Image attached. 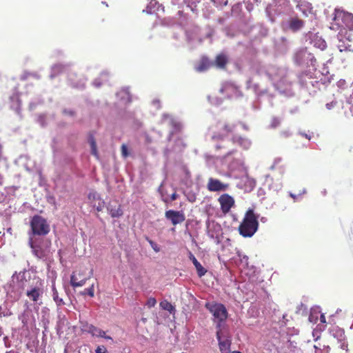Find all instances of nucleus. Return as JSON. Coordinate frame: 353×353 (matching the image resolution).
Returning a JSON list of instances; mask_svg holds the SVG:
<instances>
[{"instance_id": "nucleus-23", "label": "nucleus", "mask_w": 353, "mask_h": 353, "mask_svg": "<svg viewBox=\"0 0 353 353\" xmlns=\"http://www.w3.org/2000/svg\"><path fill=\"white\" fill-rule=\"evenodd\" d=\"M243 163V159L241 158H236L233 161L230 163L229 166L231 170H236L240 166H241Z\"/></svg>"}, {"instance_id": "nucleus-25", "label": "nucleus", "mask_w": 353, "mask_h": 353, "mask_svg": "<svg viewBox=\"0 0 353 353\" xmlns=\"http://www.w3.org/2000/svg\"><path fill=\"white\" fill-rule=\"evenodd\" d=\"M236 90V88L232 85H225L224 87H223L221 90H220V92L221 93H223V92H226L228 94V97H230V95L229 94L231 92H234Z\"/></svg>"}, {"instance_id": "nucleus-33", "label": "nucleus", "mask_w": 353, "mask_h": 353, "mask_svg": "<svg viewBox=\"0 0 353 353\" xmlns=\"http://www.w3.org/2000/svg\"><path fill=\"white\" fill-rule=\"evenodd\" d=\"M104 206V202L101 201V203H99L98 205L97 206L96 209L98 212L102 211Z\"/></svg>"}, {"instance_id": "nucleus-10", "label": "nucleus", "mask_w": 353, "mask_h": 353, "mask_svg": "<svg viewBox=\"0 0 353 353\" xmlns=\"http://www.w3.org/2000/svg\"><path fill=\"white\" fill-rule=\"evenodd\" d=\"M165 217L170 220L173 225L183 223L185 216L182 211H176L173 210H167L165 212Z\"/></svg>"}, {"instance_id": "nucleus-38", "label": "nucleus", "mask_w": 353, "mask_h": 353, "mask_svg": "<svg viewBox=\"0 0 353 353\" xmlns=\"http://www.w3.org/2000/svg\"><path fill=\"white\" fill-rule=\"evenodd\" d=\"M320 321L323 323H325L326 322L325 316H324V314L321 315Z\"/></svg>"}, {"instance_id": "nucleus-22", "label": "nucleus", "mask_w": 353, "mask_h": 353, "mask_svg": "<svg viewBox=\"0 0 353 353\" xmlns=\"http://www.w3.org/2000/svg\"><path fill=\"white\" fill-rule=\"evenodd\" d=\"M52 297H53L54 301H55V303H57V305H63V301L62 299L59 298V296L58 295V292L55 288L54 284L52 285Z\"/></svg>"}, {"instance_id": "nucleus-6", "label": "nucleus", "mask_w": 353, "mask_h": 353, "mask_svg": "<svg viewBox=\"0 0 353 353\" xmlns=\"http://www.w3.org/2000/svg\"><path fill=\"white\" fill-rule=\"evenodd\" d=\"M92 269L80 267L79 270L72 273L70 278V284L74 288L81 287L85 283L87 280L92 277Z\"/></svg>"}, {"instance_id": "nucleus-24", "label": "nucleus", "mask_w": 353, "mask_h": 353, "mask_svg": "<svg viewBox=\"0 0 353 353\" xmlns=\"http://www.w3.org/2000/svg\"><path fill=\"white\" fill-rule=\"evenodd\" d=\"M194 265L195 266L197 274L199 277H201L205 274L207 270L202 266V265L199 262Z\"/></svg>"}, {"instance_id": "nucleus-11", "label": "nucleus", "mask_w": 353, "mask_h": 353, "mask_svg": "<svg viewBox=\"0 0 353 353\" xmlns=\"http://www.w3.org/2000/svg\"><path fill=\"white\" fill-rule=\"evenodd\" d=\"M228 188V183H224L220 180L214 178H210L207 184V188L210 192L225 191Z\"/></svg>"}, {"instance_id": "nucleus-40", "label": "nucleus", "mask_w": 353, "mask_h": 353, "mask_svg": "<svg viewBox=\"0 0 353 353\" xmlns=\"http://www.w3.org/2000/svg\"><path fill=\"white\" fill-rule=\"evenodd\" d=\"M290 196L292 198H293L294 199H296V195H295V194H292V193H290Z\"/></svg>"}, {"instance_id": "nucleus-16", "label": "nucleus", "mask_w": 353, "mask_h": 353, "mask_svg": "<svg viewBox=\"0 0 353 353\" xmlns=\"http://www.w3.org/2000/svg\"><path fill=\"white\" fill-rule=\"evenodd\" d=\"M304 26V21L298 17L292 18L289 21V28L293 32H296L301 29Z\"/></svg>"}, {"instance_id": "nucleus-14", "label": "nucleus", "mask_w": 353, "mask_h": 353, "mask_svg": "<svg viewBox=\"0 0 353 353\" xmlns=\"http://www.w3.org/2000/svg\"><path fill=\"white\" fill-rule=\"evenodd\" d=\"M88 332L90 333L94 336L101 337L105 338L106 339L112 340V338L110 336H106L105 331L92 325L88 326Z\"/></svg>"}, {"instance_id": "nucleus-21", "label": "nucleus", "mask_w": 353, "mask_h": 353, "mask_svg": "<svg viewBox=\"0 0 353 353\" xmlns=\"http://www.w3.org/2000/svg\"><path fill=\"white\" fill-rule=\"evenodd\" d=\"M160 307H161V309H163L164 310H167V311L170 312V313H171V314L174 313L175 312L174 307L171 304V303H170L167 300H164V301H161L160 303Z\"/></svg>"}, {"instance_id": "nucleus-12", "label": "nucleus", "mask_w": 353, "mask_h": 353, "mask_svg": "<svg viewBox=\"0 0 353 353\" xmlns=\"http://www.w3.org/2000/svg\"><path fill=\"white\" fill-rule=\"evenodd\" d=\"M43 294V288L41 283H40L39 285L31 288L26 292L27 296L34 303H37L42 297Z\"/></svg>"}, {"instance_id": "nucleus-13", "label": "nucleus", "mask_w": 353, "mask_h": 353, "mask_svg": "<svg viewBox=\"0 0 353 353\" xmlns=\"http://www.w3.org/2000/svg\"><path fill=\"white\" fill-rule=\"evenodd\" d=\"M236 128L235 124L232 123H225L220 129V132L214 134L212 138L216 139H222L223 136H228L229 134L233 132Z\"/></svg>"}, {"instance_id": "nucleus-42", "label": "nucleus", "mask_w": 353, "mask_h": 353, "mask_svg": "<svg viewBox=\"0 0 353 353\" xmlns=\"http://www.w3.org/2000/svg\"><path fill=\"white\" fill-rule=\"evenodd\" d=\"M231 353H242V352H239V351H233V352H232Z\"/></svg>"}, {"instance_id": "nucleus-9", "label": "nucleus", "mask_w": 353, "mask_h": 353, "mask_svg": "<svg viewBox=\"0 0 353 353\" xmlns=\"http://www.w3.org/2000/svg\"><path fill=\"white\" fill-rule=\"evenodd\" d=\"M218 201L220 204L221 212L225 214L228 213L235 204L234 198L228 194H221L219 197Z\"/></svg>"}, {"instance_id": "nucleus-27", "label": "nucleus", "mask_w": 353, "mask_h": 353, "mask_svg": "<svg viewBox=\"0 0 353 353\" xmlns=\"http://www.w3.org/2000/svg\"><path fill=\"white\" fill-rule=\"evenodd\" d=\"M121 155L124 158L128 157L130 154V153L128 152V146L124 143L121 145Z\"/></svg>"}, {"instance_id": "nucleus-18", "label": "nucleus", "mask_w": 353, "mask_h": 353, "mask_svg": "<svg viewBox=\"0 0 353 353\" xmlns=\"http://www.w3.org/2000/svg\"><path fill=\"white\" fill-rule=\"evenodd\" d=\"M212 63L207 58H202L199 64L196 66L197 72H203L210 68Z\"/></svg>"}, {"instance_id": "nucleus-31", "label": "nucleus", "mask_w": 353, "mask_h": 353, "mask_svg": "<svg viewBox=\"0 0 353 353\" xmlns=\"http://www.w3.org/2000/svg\"><path fill=\"white\" fill-rule=\"evenodd\" d=\"M88 199L90 200H94L96 199H99V196L96 192H90L88 194Z\"/></svg>"}, {"instance_id": "nucleus-2", "label": "nucleus", "mask_w": 353, "mask_h": 353, "mask_svg": "<svg viewBox=\"0 0 353 353\" xmlns=\"http://www.w3.org/2000/svg\"><path fill=\"white\" fill-rule=\"evenodd\" d=\"M259 216L252 209H249L239 226V234L243 237H251L257 231L259 228Z\"/></svg>"}, {"instance_id": "nucleus-36", "label": "nucleus", "mask_w": 353, "mask_h": 353, "mask_svg": "<svg viewBox=\"0 0 353 353\" xmlns=\"http://www.w3.org/2000/svg\"><path fill=\"white\" fill-rule=\"evenodd\" d=\"M338 48L340 50V52L346 51L348 50V48L347 46H345L343 45H339Z\"/></svg>"}, {"instance_id": "nucleus-35", "label": "nucleus", "mask_w": 353, "mask_h": 353, "mask_svg": "<svg viewBox=\"0 0 353 353\" xmlns=\"http://www.w3.org/2000/svg\"><path fill=\"white\" fill-rule=\"evenodd\" d=\"M63 113L65 114L70 115V116H74V112L72 111V110H63Z\"/></svg>"}, {"instance_id": "nucleus-34", "label": "nucleus", "mask_w": 353, "mask_h": 353, "mask_svg": "<svg viewBox=\"0 0 353 353\" xmlns=\"http://www.w3.org/2000/svg\"><path fill=\"white\" fill-rule=\"evenodd\" d=\"M149 243H150V244L152 246V248H153V249H154V250L155 252H159V248L157 247V245H155V244L154 243V242H153L152 241H151V240H150V241H149Z\"/></svg>"}, {"instance_id": "nucleus-5", "label": "nucleus", "mask_w": 353, "mask_h": 353, "mask_svg": "<svg viewBox=\"0 0 353 353\" xmlns=\"http://www.w3.org/2000/svg\"><path fill=\"white\" fill-rule=\"evenodd\" d=\"M30 231L33 236H45L50 231V223L41 215H34L30 221Z\"/></svg>"}, {"instance_id": "nucleus-39", "label": "nucleus", "mask_w": 353, "mask_h": 353, "mask_svg": "<svg viewBox=\"0 0 353 353\" xmlns=\"http://www.w3.org/2000/svg\"><path fill=\"white\" fill-rule=\"evenodd\" d=\"M351 103H352V106L350 108V112L352 113V114L353 115V101H351Z\"/></svg>"}, {"instance_id": "nucleus-43", "label": "nucleus", "mask_w": 353, "mask_h": 353, "mask_svg": "<svg viewBox=\"0 0 353 353\" xmlns=\"http://www.w3.org/2000/svg\"><path fill=\"white\" fill-rule=\"evenodd\" d=\"M350 100L353 101V92H352V94L351 96Z\"/></svg>"}, {"instance_id": "nucleus-26", "label": "nucleus", "mask_w": 353, "mask_h": 353, "mask_svg": "<svg viewBox=\"0 0 353 353\" xmlns=\"http://www.w3.org/2000/svg\"><path fill=\"white\" fill-rule=\"evenodd\" d=\"M82 294H88L90 297H93L94 295V284H92L90 288L84 289V290L82 292Z\"/></svg>"}, {"instance_id": "nucleus-3", "label": "nucleus", "mask_w": 353, "mask_h": 353, "mask_svg": "<svg viewBox=\"0 0 353 353\" xmlns=\"http://www.w3.org/2000/svg\"><path fill=\"white\" fill-rule=\"evenodd\" d=\"M237 144L245 150L248 149L251 145V141L246 137L241 136H234L231 140L223 141V143L216 145V150L224 148L226 150L225 154L223 156V159L225 161L230 157V156L234 154L236 152V150L231 146Z\"/></svg>"}, {"instance_id": "nucleus-8", "label": "nucleus", "mask_w": 353, "mask_h": 353, "mask_svg": "<svg viewBox=\"0 0 353 353\" xmlns=\"http://www.w3.org/2000/svg\"><path fill=\"white\" fill-rule=\"evenodd\" d=\"M294 59L297 64L314 65L316 59L314 55L307 50V48H302L296 52Z\"/></svg>"}, {"instance_id": "nucleus-19", "label": "nucleus", "mask_w": 353, "mask_h": 353, "mask_svg": "<svg viewBox=\"0 0 353 353\" xmlns=\"http://www.w3.org/2000/svg\"><path fill=\"white\" fill-rule=\"evenodd\" d=\"M228 63V58L223 54H218L216 57L215 64L218 68H224Z\"/></svg>"}, {"instance_id": "nucleus-37", "label": "nucleus", "mask_w": 353, "mask_h": 353, "mask_svg": "<svg viewBox=\"0 0 353 353\" xmlns=\"http://www.w3.org/2000/svg\"><path fill=\"white\" fill-rule=\"evenodd\" d=\"M178 196L179 195L176 193V192H174L170 196L171 201H175L177 199Z\"/></svg>"}, {"instance_id": "nucleus-41", "label": "nucleus", "mask_w": 353, "mask_h": 353, "mask_svg": "<svg viewBox=\"0 0 353 353\" xmlns=\"http://www.w3.org/2000/svg\"><path fill=\"white\" fill-rule=\"evenodd\" d=\"M327 105V108L328 109H330V108H331V105H330L329 103H327V105Z\"/></svg>"}, {"instance_id": "nucleus-17", "label": "nucleus", "mask_w": 353, "mask_h": 353, "mask_svg": "<svg viewBox=\"0 0 353 353\" xmlns=\"http://www.w3.org/2000/svg\"><path fill=\"white\" fill-rule=\"evenodd\" d=\"M88 143L91 148V154L94 156L97 159H99V154L97 150V142L94 136L92 133L88 134Z\"/></svg>"}, {"instance_id": "nucleus-30", "label": "nucleus", "mask_w": 353, "mask_h": 353, "mask_svg": "<svg viewBox=\"0 0 353 353\" xmlns=\"http://www.w3.org/2000/svg\"><path fill=\"white\" fill-rule=\"evenodd\" d=\"M96 353H107V350L104 346H98L95 350Z\"/></svg>"}, {"instance_id": "nucleus-15", "label": "nucleus", "mask_w": 353, "mask_h": 353, "mask_svg": "<svg viewBox=\"0 0 353 353\" xmlns=\"http://www.w3.org/2000/svg\"><path fill=\"white\" fill-rule=\"evenodd\" d=\"M107 210L112 218H119L123 214L121 205L113 206L110 204L107 207Z\"/></svg>"}, {"instance_id": "nucleus-28", "label": "nucleus", "mask_w": 353, "mask_h": 353, "mask_svg": "<svg viewBox=\"0 0 353 353\" xmlns=\"http://www.w3.org/2000/svg\"><path fill=\"white\" fill-rule=\"evenodd\" d=\"M159 192H160L161 196H162V200L164 203H168L169 202V200L165 196V194H166V192H164L163 190V184H161L159 188Z\"/></svg>"}, {"instance_id": "nucleus-1", "label": "nucleus", "mask_w": 353, "mask_h": 353, "mask_svg": "<svg viewBox=\"0 0 353 353\" xmlns=\"http://www.w3.org/2000/svg\"><path fill=\"white\" fill-rule=\"evenodd\" d=\"M28 245L32 254L39 259H47L51 253L52 241L45 236H30Z\"/></svg>"}, {"instance_id": "nucleus-20", "label": "nucleus", "mask_w": 353, "mask_h": 353, "mask_svg": "<svg viewBox=\"0 0 353 353\" xmlns=\"http://www.w3.org/2000/svg\"><path fill=\"white\" fill-rule=\"evenodd\" d=\"M312 43L314 47L321 49V50H323L326 48L327 44L325 40H323L322 38L316 37L312 40Z\"/></svg>"}, {"instance_id": "nucleus-7", "label": "nucleus", "mask_w": 353, "mask_h": 353, "mask_svg": "<svg viewBox=\"0 0 353 353\" xmlns=\"http://www.w3.org/2000/svg\"><path fill=\"white\" fill-rule=\"evenodd\" d=\"M216 338L221 353H230L231 339L227 329L216 330Z\"/></svg>"}, {"instance_id": "nucleus-4", "label": "nucleus", "mask_w": 353, "mask_h": 353, "mask_svg": "<svg viewBox=\"0 0 353 353\" xmlns=\"http://www.w3.org/2000/svg\"><path fill=\"white\" fill-rule=\"evenodd\" d=\"M205 306L213 315L214 322L216 323V330L226 329L225 322L228 318V311L225 307L217 303H207Z\"/></svg>"}, {"instance_id": "nucleus-29", "label": "nucleus", "mask_w": 353, "mask_h": 353, "mask_svg": "<svg viewBox=\"0 0 353 353\" xmlns=\"http://www.w3.org/2000/svg\"><path fill=\"white\" fill-rule=\"evenodd\" d=\"M156 303H157L156 299L154 298H153V297H150L147 301L146 305L149 308H151V307H153L156 305Z\"/></svg>"}, {"instance_id": "nucleus-32", "label": "nucleus", "mask_w": 353, "mask_h": 353, "mask_svg": "<svg viewBox=\"0 0 353 353\" xmlns=\"http://www.w3.org/2000/svg\"><path fill=\"white\" fill-rule=\"evenodd\" d=\"M189 259L192 261L194 265H195L197 263H199L197 259L195 258V256L191 252H190Z\"/></svg>"}]
</instances>
